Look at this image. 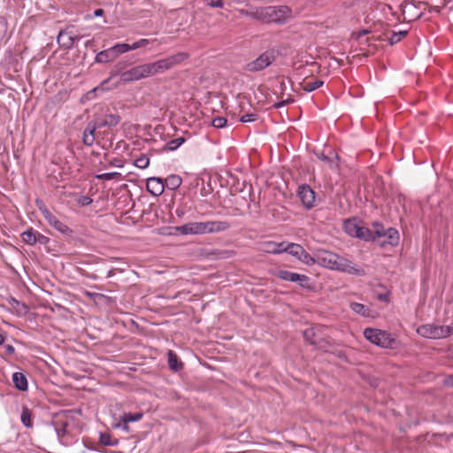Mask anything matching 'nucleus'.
Masks as SVG:
<instances>
[{"label":"nucleus","mask_w":453,"mask_h":453,"mask_svg":"<svg viewBox=\"0 0 453 453\" xmlns=\"http://www.w3.org/2000/svg\"><path fill=\"white\" fill-rule=\"evenodd\" d=\"M230 224L227 221L211 220L205 222H189L178 229L182 234H216L228 230Z\"/></svg>","instance_id":"nucleus-1"},{"label":"nucleus","mask_w":453,"mask_h":453,"mask_svg":"<svg viewBox=\"0 0 453 453\" xmlns=\"http://www.w3.org/2000/svg\"><path fill=\"white\" fill-rule=\"evenodd\" d=\"M120 121V117L118 114H105L101 117L99 115H96L95 119L89 122L83 131L82 134V142L86 146H92L96 140V131L98 128L108 127H115Z\"/></svg>","instance_id":"nucleus-2"},{"label":"nucleus","mask_w":453,"mask_h":453,"mask_svg":"<svg viewBox=\"0 0 453 453\" xmlns=\"http://www.w3.org/2000/svg\"><path fill=\"white\" fill-rule=\"evenodd\" d=\"M291 15V10L285 5L257 8V19L265 23H283Z\"/></svg>","instance_id":"nucleus-3"},{"label":"nucleus","mask_w":453,"mask_h":453,"mask_svg":"<svg viewBox=\"0 0 453 453\" xmlns=\"http://www.w3.org/2000/svg\"><path fill=\"white\" fill-rule=\"evenodd\" d=\"M124 68V64L118 63L111 73V76L119 75V82L129 83L150 77L146 64L136 65L127 71H123Z\"/></svg>","instance_id":"nucleus-4"},{"label":"nucleus","mask_w":453,"mask_h":453,"mask_svg":"<svg viewBox=\"0 0 453 453\" xmlns=\"http://www.w3.org/2000/svg\"><path fill=\"white\" fill-rule=\"evenodd\" d=\"M364 336L370 342L385 349H393L396 343L390 333L377 328H365Z\"/></svg>","instance_id":"nucleus-5"},{"label":"nucleus","mask_w":453,"mask_h":453,"mask_svg":"<svg viewBox=\"0 0 453 453\" xmlns=\"http://www.w3.org/2000/svg\"><path fill=\"white\" fill-rule=\"evenodd\" d=\"M452 327L449 326H438L434 324H425L417 328V333L425 338L443 339L452 334Z\"/></svg>","instance_id":"nucleus-6"},{"label":"nucleus","mask_w":453,"mask_h":453,"mask_svg":"<svg viewBox=\"0 0 453 453\" xmlns=\"http://www.w3.org/2000/svg\"><path fill=\"white\" fill-rule=\"evenodd\" d=\"M282 252H287L306 265L314 263L311 256L298 243L283 242Z\"/></svg>","instance_id":"nucleus-7"},{"label":"nucleus","mask_w":453,"mask_h":453,"mask_svg":"<svg viewBox=\"0 0 453 453\" xmlns=\"http://www.w3.org/2000/svg\"><path fill=\"white\" fill-rule=\"evenodd\" d=\"M334 270L358 276H364L365 274L364 269L357 266L352 261L338 254Z\"/></svg>","instance_id":"nucleus-8"},{"label":"nucleus","mask_w":453,"mask_h":453,"mask_svg":"<svg viewBox=\"0 0 453 453\" xmlns=\"http://www.w3.org/2000/svg\"><path fill=\"white\" fill-rule=\"evenodd\" d=\"M36 204L42 212L43 218L47 220V222L53 226L55 229L59 231L60 233H67L69 232V227L58 220L45 206V204L39 200H36Z\"/></svg>","instance_id":"nucleus-9"},{"label":"nucleus","mask_w":453,"mask_h":453,"mask_svg":"<svg viewBox=\"0 0 453 453\" xmlns=\"http://www.w3.org/2000/svg\"><path fill=\"white\" fill-rule=\"evenodd\" d=\"M278 278L286 281L296 282L303 288H309L310 278L304 274H300L288 270H280L277 273Z\"/></svg>","instance_id":"nucleus-10"},{"label":"nucleus","mask_w":453,"mask_h":453,"mask_svg":"<svg viewBox=\"0 0 453 453\" xmlns=\"http://www.w3.org/2000/svg\"><path fill=\"white\" fill-rule=\"evenodd\" d=\"M298 196L304 207L311 209L315 203V192L307 184H303L298 188Z\"/></svg>","instance_id":"nucleus-11"},{"label":"nucleus","mask_w":453,"mask_h":453,"mask_svg":"<svg viewBox=\"0 0 453 453\" xmlns=\"http://www.w3.org/2000/svg\"><path fill=\"white\" fill-rule=\"evenodd\" d=\"M277 57V52L274 50H268L257 58V71L263 70L269 66Z\"/></svg>","instance_id":"nucleus-12"},{"label":"nucleus","mask_w":453,"mask_h":453,"mask_svg":"<svg viewBox=\"0 0 453 453\" xmlns=\"http://www.w3.org/2000/svg\"><path fill=\"white\" fill-rule=\"evenodd\" d=\"M337 254L331 251L322 250L318 255L319 264L331 270L334 269Z\"/></svg>","instance_id":"nucleus-13"},{"label":"nucleus","mask_w":453,"mask_h":453,"mask_svg":"<svg viewBox=\"0 0 453 453\" xmlns=\"http://www.w3.org/2000/svg\"><path fill=\"white\" fill-rule=\"evenodd\" d=\"M282 242H275L271 241H262L258 242L257 249L266 253L278 254L282 252Z\"/></svg>","instance_id":"nucleus-14"},{"label":"nucleus","mask_w":453,"mask_h":453,"mask_svg":"<svg viewBox=\"0 0 453 453\" xmlns=\"http://www.w3.org/2000/svg\"><path fill=\"white\" fill-rule=\"evenodd\" d=\"M147 189L153 196H160L165 189L164 181L160 178H149L147 180Z\"/></svg>","instance_id":"nucleus-15"},{"label":"nucleus","mask_w":453,"mask_h":453,"mask_svg":"<svg viewBox=\"0 0 453 453\" xmlns=\"http://www.w3.org/2000/svg\"><path fill=\"white\" fill-rule=\"evenodd\" d=\"M78 39L79 37L77 35L68 30L61 31L57 38L58 44L66 49L71 48L73 45L74 41Z\"/></svg>","instance_id":"nucleus-16"},{"label":"nucleus","mask_w":453,"mask_h":453,"mask_svg":"<svg viewBox=\"0 0 453 453\" xmlns=\"http://www.w3.org/2000/svg\"><path fill=\"white\" fill-rule=\"evenodd\" d=\"M188 58V55L184 52H179L177 54L172 55L166 58L161 59L164 64L165 69L167 71L172 69L173 66L181 63Z\"/></svg>","instance_id":"nucleus-17"},{"label":"nucleus","mask_w":453,"mask_h":453,"mask_svg":"<svg viewBox=\"0 0 453 453\" xmlns=\"http://www.w3.org/2000/svg\"><path fill=\"white\" fill-rule=\"evenodd\" d=\"M385 240L380 243V245L390 244L392 246H396L399 242V233L395 228L388 227L384 231Z\"/></svg>","instance_id":"nucleus-18"},{"label":"nucleus","mask_w":453,"mask_h":453,"mask_svg":"<svg viewBox=\"0 0 453 453\" xmlns=\"http://www.w3.org/2000/svg\"><path fill=\"white\" fill-rule=\"evenodd\" d=\"M115 58H117L116 53L111 47L100 51L96 57V60L98 63H108L113 61Z\"/></svg>","instance_id":"nucleus-19"},{"label":"nucleus","mask_w":453,"mask_h":453,"mask_svg":"<svg viewBox=\"0 0 453 453\" xmlns=\"http://www.w3.org/2000/svg\"><path fill=\"white\" fill-rule=\"evenodd\" d=\"M12 381L19 390L26 391L27 389V380L22 372H14L12 374Z\"/></svg>","instance_id":"nucleus-20"},{"label":"nucleus","mask_w":453,"mask_h":453,"mask_svg":"<svg viewBox=\"0 0 453 453\" xmlns=\"http://www.w3.org/2000/svg\"><path fill=\"white\" fill-rule=\"evenodd\" d=\"M146 65H147V68H148L150 76H153L155 74L161 73H164L166 71L164 67V64L161 61V59L158 61L153 62V63L146 64Z\"/></svg>","instance_id":"nucleus-21"},{"label":"nucleus","mask_w":453,"mask_h":453,"mask_svg":"<svg viewBox=\"0 0 453 453\" xmlns=\"http://www.w3.org/2000/svg\"><path fill=\"white\" fill-rule=\"evenodd\" d=\"M181 178L180 176L173 174L165 180L164 184L167 188L175 190L181 185Z\"/></svg>","instance_id":"nucleus-22"},{"label":"nucleus","mask_w":453,"mask_h":453,"mask_svg":"<svg viewBox=\"0 0 453 453\" xmlns=\"http://www.w3.org/2000/svg\"><path fill=\"white\" fill-rule=\"evenodd\" d=\"M169 367L177 372L182 368V363L178 361L177 355L173 351L169 350L167 353Z\"/></svg>","instance_id":"nucleus-23"},{"label":"nucleus","mask_w":453,"mask_h":453,"mask_svg":"<svg viewBox=\"0 0 453 453\" xmlns=\"http://www.w3.org/2000/svg\"><path fill=\"white\" fill-rule=\"evenodd\" d=\"M350 308L354 312L363 317H369L371 314L370 308L359 303H351Z\"/></svg>","instance_id":"nucleus-24"},{"label":"nucleus","mask_w":453,"mask_h":453,"mask_svg":"<svg viewBox=\"0 0 453 453\" xmlns=\"http://www.w3.org/2000/svg\"><path fill=\"white\" fill-rule=\"evenodd\" d=\"M258 90L260 91L261 96H258L257 95L256 96L257 104H262V106H265V104H264L265 102H269V103L273 102V95L271 94L268 91V89L259 87Z\"/></svg>","instance_id":"nucleus-25"},{"label":"nucleus","mask_w":453,"mask_h":453,"mask_svg":"<svg viewBox=\"0 0 453 453\" xmlns=\"http://www.w3.org/2000/svg\"><path fill=\"white\" fill-rule=\"evenodd\" d=\"M354 236L359 239H363L365 241L374 240L372 232H371L368 228L363 226H359V228L356 230V232L354 233Z\"/></svg>","instance_id":"nucleus-26"},{"label":"nucleus","mask_w":453,"mask_h":453,"mask_svg":"<svg viewBox=\"0 0 453 453\" xmlns=\"http://www.w3.org/2000/svg\"><path fill=\"white\" fill-rule=\"evenodd\" d=\"M21 237L23 242L28 245H34L36 243V232H35L32 228L23 232Z\"/></svg>","instance_id":"nucleus-27"},{"label":"nucleus","mask_w":453,"mask_h":453,"mask_svg":"<svg viewBox=\"0 0 453 453\" xmlns=\"http://www.w3.org/2000/svg\"><path fill=\"white\" fill-rule=\"evenodd\" d=\"M186 139L184 137H178L176 139L171 140L168 142L165 146V150H174L178 149L181 144L185 142Z\"/></svg>","instance_id":"nucleus-28"},{"label":"nucleus","mask_w":453,"mask_h":453,"mask_svg":"<svg viewBox=\"0 0 453 453\" xmlns=\"http://www.w3.org/2000/svg\"><path fill=\"white\" fill-rule=\"evenodd\" d=\"M323 85V81L320 80H316L314 81H307L304 82L303 88L306 92H311L315 89L320 88Z\"/></svg>","instance_id":"nucleus-29"},{"label":"nucleus","mask_w":453,"mask_h":453,"mask_svg":"<svg viewBox=\"0 0 453 453\" xmlns=\"http://www.w3.org/2000/svg\"><path fill=\"white\" fill-rule=\"evenodd\" d=\"M142 414L141 412H137L134 414L132 413H125L120 417V421L123 423H128L133 421H138L142 418Z\"/></svg>","instance_id":"nucleus-30"},{"label":"nucleus","mask_w":453,"mask_h":453,"mask_svg":"<svg viewBox=\"0 0 453 453\" xmlns=\"http://www.w3.org/2000/svg\"><path fill=\"white\" fill-rule=\"evenodd\" d=\"M21 422L27 427H31L32 426L31 412H30V411L27 408H25L22 411V413H21Z\"/></svg>","instance_id":"nucleus-31"},{"label":"nucleus","mask_w":453,"mask_h":453,"mask_svg":"<svg viewBox=\"0 0 453 453\" xmlns=\"http://www.w3.org/2000/svg\"><path fill=\"white\" fill-rule=\"evenodd\" d=\"M134 165L135 166H137L138 168H141V169H145L149 166L150 165V159L147 156L145 155H142L141 157H139L135 162H134Z\"/></svg>","instance_id":"nucleus-32"},{"label":"nucleus","mask_w":453,"mask_h":453,"mask_svg":"<svg viewBox=\"0 0 453 453\" xmlns=\"http://www.w3.org/2000/svg\"><path fill=\"white\" fill-rule=\"evenodd\" d=\"M111 48L116 53V58H118V56L119 54H122V53H125V52L130 50L129 44H127V43L116 44V45L112 46Z\"/></svg>","instance_id":"nucleus-33"},{"label":"nucleus","mask_w":453,"mask_h":453,"mask_svg":"<svg viewBox=\"0 0 453 453\" xmlns=\"http://www.w3.org/2000/svg\"><path fill=\"white\" fill-rule=\"evenodd\" d=\"M216 259L228 258L231 257V252L228 250H215L210 254Z\"/></svg>","instance_id":"nucleus-34"},{"label":"nucleus","mask_w":453,"mask_h":453,"mask_svg":"<svg viewBox=\"0 0 453 453\" xmlns=\"http://www.w3.org/2000/svg\"><path fill=\"white\" fill-rule=\"evenodd\" d=\"M227 120L223 117H217L211 120V125L216 128H222L226 126Z\"/></svg>","instance_id":"nucleus-35"},{"label":"nucleus","mask_w":453,"mask_h":453,"mask_svg":"<svg viewBox=\"0 0 453 453\" xmlns=\"http://www.w3.org/2000/svg\"><path fill=\"white\" fill-rule=\"evenodd\" d=\"M100 442L105 446H114L117 444V441H112L110 434H100Z\"/></svg>","instance_id":"nucleus-36"},{"label":"nucleus","mask_w":453,"mask_h":453,"mask_svg":"<svg viewBox=\"0 0 453 453\" xmlns=\"http://www.w3.org/2000/svg\"><path fill=\"white\" fill-rule=\"evenodd\" d=\"M345 230L346 232L349 234V235H352L354 236V233L356 232L357 229L359 228V226H357V224H355L354 222H351V221H347L345 223Z\"/></svg>","instance_id":"nucleus-37"},{"label":"nucleus","mask_w":453,"mask_h":453,"mask_svg":"<svg viewBox=\"0 0 453 453\" xmlns=\"http://www.w3.org/2000/svg\"><path fill=\"white\" fill-rule=\"evenodd\" d=\"M373 227H374V231L372 234H373L374 238L375 237L381 238L382 236H384V231H386V229L384 228V226L381 224L376 223V224H374Z\"/></svg>","instance_id":"nucleus-38"},{"label":"nucleus","mask_w":453,"mask_h":453,"mask_svg":"<svg viewBox=\"0 0 453 453\" xmlns=\"http://www.w3.org/2000/svg\"><path fill=\"white\" fill-rule=\"evenodd\" d=\"M388 35H390L388 36V41L391 45H394L401 41V38L398 35L397 32L388 31V33L386 34V36H388Z\"/></svg>","instance_id":"nucleus-39"},{"label":"nucleus","mask_w":453,"mask_h":453,"mask_svg":"<svg viewBox=\"0 0 453 453\" xmlns=\"http://www.w3.org/2000/svg\"><path fill=\"white\" fill-rule=\"evenodd\" d=\"M119 175L120 174L119 173H106L97 174L96 178L99 180H112Z\"/></svg>","instance_id":"nucleus-40"},{"label":"nucleus","mask_w":453,"mask_h":453,"mask_svg":"<svg viewBox=\"0 0 453 453\" xmlns=\"http://www.w3.org/2000/svg\"><path fill=\"white\" fill-rule=\"evenodd\" d=\"M149 43V40L141 39L138 42H134L133 44H129L130 50H136L138 48L143 47Z\"/></svg>","instance_id":"nucleus-41"},{"label":"nucleus","mask_w":453,"mask_h":453,"mask_svg":"<svg viewBox=\"0 0 453 453\" xmlns=\"http://www.w3.org/2000/svg\"><path fill=\"white\" fill-rule=\"evenodd\" d=\"M79 203L82 206L89 205L92 203V199L89 196H83L79 199Z\"/></svg>","instance_id":"nucleus-42"},{"label":"nucleus","mask_w":453,"mask_h":453,"mask_svg":"<svg viewBox=\"0 0 453 453\" xmlns=\"http://www.w3.org/2000/svg\"><path fill=\"white\" fill-rule=\"evenodd\" d=\"M36 242H39L41 244H46L49 242V238L42 235V234L36 233Z\"/></svg>","instance_id":"nucleus-43"},{"label":"nucleus","mask_w":453,"mask_h":453,"mask_svg":"<svg viewBox=\"0 0 453 453\" xmlns=\"http://www.w3.org/2000/svg\"><path fill=\"white\" fill-rule=\"evenodd\" d=\"M208 4L211 7H221L223 3L222 0H209Z\"/></svg>","instance_id":"nucleus-44"},{"label":"nucleus","mask_w":453,"mask_h":453,"mask_svg":"<svg viewBox=\"0 0 453 453\" xmlns=\"http://www.w3.org/2000/svg\"><path fill=\"white\" fill-rule=\"evenodd\" d=\"M116 428H122L124 431L127 432L129 430V426L127 423L119 422L113 425Z\"/></svg>","instance_id":"nucleus-45"},{"label":"nucleus","mask_w":453,"mask_h":453,"mask_svg":"<svg viewBox=\"0 0 453 453\" xmlns=\"http://www.w3.org/2000/svg\"><path fill=\"white\" fill-rule=\"evenodd\" d=\"M444 385L448 386V387H452L453 388V374L449 375L448 377L445 378Z\"/></svg>","instance_id":"nucleus-46"},{"label":"nucleus","mask_w":453,"mask_h":453,"mask_svg":"<svg viewBox=\"0 0 453 453\" xmlns=\"http://www.w3.org/2000/svg\"><path fill=\"white\" fill-rule=\"evenodd\" d=\"M253 120V115L252 114H245L241 118L242 122H250Z\"/></svg>","instance_id":"nucleus-47"},{"label":"nucleus","mask_w":453,"mask_h":453,"mask_svg":"<svg viewBox=\"0 0 453 453\" xmlns=\"http://www.w3.org/2000/svg\"><path fill=\"white\" fill-rule=\"evenodd\" d=\"M289 101H290L289 99H287V100H283V101H280V102L274 103L273 104V107L274 108H280V107L285 105Z\"/></svg>","instance_id":"nucleus-48"},{"label":"nucleus","mask_w":453,"mask_h":453,"mask_svg":"<svg viewBox=\"0 0 453 453\" xmlns=\"http://www.w3.org/2000/svg\"><path fill=\"white\" fill-rule=\"evenodd\" d=\"M5 350H6V353L9 354V355H12L14 353V347L12 346V345H6L5 346Z\"/></svg>","instance_id":"nucleus-49"},{"label":"nucleus","mask_w":453,"mask_h":453,"mask_svg":"<svg viewBox=\"0 0 453 453\" xmlns=\"http://www.w3.org/2000/svg\"><path fill=\"white\" fill-rule=\"evenodd\" d=\"M407 33L408 32L406 30H402V31L397 32V34L400 36L401 40L406 36Z\"/></svg>","instance_id":"nucleus-50"},{"label":"nucleus","mask_w":453,"mask_h":453,"mask_svg":"<svg viewBox=\"0 0 453 453\" xmlns=\"http://www.w3.org/2000/svg\"><path fill=\"white\" fill-rule=\"evenodd\" d=\"M5 341V335L4 334L3 332L0 331V345L4 344Z\"/></svg>","instance_id":"nucleus-51"},{"label":"nucleus","mask_w":453,"mask_h":453,"mask_svg":"<svg viewBox=\"0 0 453 453\" xmlns=\"http://www.w3.org/2000/svg\"><path fill=\"white\" fill-rule=\"evenodd\" d=\"M104 13V11L102 9H97L95 11L94 15L98 17L101 16Z\"/></svg>","instance_id":"nucleus-52"},{"label":"nucleus","mask_w":453,"mask_h":453,"mask_svg":"<svg viewBox=\"0 0 453 453\" xmlns=\"http://www.w3.org/2000/svg\"><path fill=\"white\" fill-rule=\"evenodd\" d=\"M57 432H58V437H61V436H63L65 434V428L58 429Z\"/></svg>","instance_id":"nucleus-53"},{"label":"nucleus","mask_w":453,"mask_h":453,"mask_svg":"<svg viewBox=\"0 0 453 453\" xmlns=\"http://www.w3.org/2000/svg\"><path fill=\"white\" fill-rule=\"evenodd\" d=\"M303 335H304V338L308 340L309 335H310V332H309V331H305V332L303 333Z\"/></svg>","instance_id":"nucleus-54"},{"label":"nucleus","mask_w":453,"mask_h":453,"mask_svg":"<svg viewBox=\"0 0 453 453\" xmlns=\"http://www.w3.org/2000/svg\"><path fill=\"white\" fill-rule=\"evenodd\" d=\"M87 295L89 296H98V294H91V293H88V292L87 293Z\"/></svg>","instance_id":"nucleus-55"},{"label":"nucleus","mask_w":453,"mask_h":453,"mask_svg":"<svg viewBox=\"0 0 453 453\" xmlns=\"http://www.w3.org/2000/svg\"><path fill=\"white\" fill-rule=\"evenodd\" d=\"M112 275H113L112 271H109V273H108V277H111V276H112Z\"/></svg>","instance_id":"nucleus-56"},{"label":"nucleus","mask_w":453,"mask_h":453,"mask_svg":"<svg viewBox=\"0 0 453 453\" xmlns=\"http://www.w3.org/2000/svg\"><path fill=\"white\" fill-rule=\"evenodd\" d=\"M385 298H386V296H380V299H381V300H382V299H385Z\"/></svg>","instance_id":"nucleus-57"},{"label":"nucleus","mask_w":453,"mask_h":453,"mask_svg":"<svg viewBox=\"0 0 453 453\" xmlns=\"http://www.w3.org/2000/svg\"><path fill=\"white\" fill-rule=\"evenodd\" d=\"M362 34H363V35H365V34H367V31H366V30H364V31L362 32Z\"/></svg>","instance_id":"nucleus-58"}]
</instances>
